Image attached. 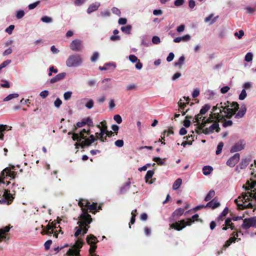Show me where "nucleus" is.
Here are the masks:
<instances>
[{"instance_id": "f257e3e1", "label": "nucleus", "mask_w": 256, "mask_h": 256, "mask_svg": "<svg viewBox=\"0 0 256 256\" xmlns=\"http://www.w3.org/2000/svg\"><path fill=\"white\" fill-rule=\"evenodd\" d=\"M256 186V181L250 183L247 181L245 185L243 186L246 191L247 192H242L238 198L234 200L238 208L244 210L245 208H252L253 204L251 202L246 204L248 202L252 201L254 199L256 201V189L254 188Z\"/></svg>"}, {"instance_id": "f03ea898", "label": "nucleus", "mask_w": 256, "mask_h": 256, "mask_svg": "<svg viewBox=\"0 0 256 256\" xmlns=\"http://www.w3.org/2000/svg\"><path fill=\"white\" fill-rule=\"evenodd\" d=\"M86 212L79 216V220L78 222V226H76L75 229L76 232L74 233V236L78 237L82 232V234L87 233L88 229L90 228L89 224L92 222V218L90 215H86Z\"/></svg>"}, {"instance_id": "7ed1b4c3", "label": "nucleus", "mask_w": 256, "mask_h": 256, "mask_svg": "<svg viewBox=\"0 0 256 256\" xmlns=\"http://www.w3.org/2000/svg\"><path fill=\"white\" fill-rule=\"evenodd\" d=\"M78 205L82 210L81 214H82L86 212V215H90L88 214V210H90L92 214H95L96 210L97 208V203L92 202V204H90V202L88 200L82 199H80L79 200Z\"/></svg>"}, {"instance_id": "20e7f679", "label": "nucleus", "mask_w": 256, "mask_h": 256, "mask_svg": "<svg viewBox=\"0 0 256 256\" xmlns=\"http://www.w3.org/2000/svg\"><path fill=\"white\" fill-rule=\"evenodd\" d=\"M84 242L80 239H78L75 244L66 252L68 256H80V250L83 246Z\"/></svg>"}, {"instance_id": "39448f33", "label": "nucleus", "mask_w": 256, "mask_h": 256, "mask_svg": "<svg viewBox=\"0 0 256 256\" xmlns=\"http://www.w3.org/2000/svg\"><path fill=\"white\" fill-rule=\"evenodd\" d=\"M86 242L90 245L89 250L90 256H98L94 254L97 248L96 244L98 242L97 238L93 234H90L86 238Z\"/></svg>"}, {"instance_id": "423d86ee", "label": "nucleus", "mask_w": 256, "mask_h": 256, "mask_svg": "<svg viewBox=\"0 0 256 256\" xmlns=\"http://www.w3.org/2000/svg\"><path fill=\"white\" fill-rule=\"evenodd\" d=\"M82 63V59L79 54L70 56L66 61V65L68 67H76Z\"/></svg>"}, {"instance_id": "0eeeda50", "label": "nucleus", "mask_w": 256, "mask_h": 256, "mask_svg": "<svg viewBox=\"0 0 256 256\" xmlns=\"http://www.w3.org/2000/svg\"><path fill=\"white\" fill-rule=\"evenodd\" d=\"M15 170V166H12L10 167L5 168L0 173V178L2 180L6 176H8L11 178H14L16 176Z\"/></svg>"}, {"instance_id": "6e6552de", "label": "nucleus", "mask_w": 256, "mask_h": 256, "mask_svg": "<svg viewBox=\"0 0 256 256\" xmlns=\"http://www.w3.org/2000/svg\"><path fill=\"white\" fill-rule=\"evenodd\" d=\"M253 227L256 228V216L244 218L243 220V223L242 228L244 230H248L250 228Z\"/></svg>"}, {"instance_id": "1a4fd4ad", "label": "nucleus", "mask_w": 256, "mask_h": 256, "mask_svg": "<svg viewBox=\"0 0 256 256\" xmlns=\"http://www.w3.org/2000/svg\"><path fill=\"white\" fill-rule=\"evenodd\" d=\"M246 145L244 140H240L236 142L230 148V152L234 153L244 150Z\"/></svg>"}, {"instance_id": "9d476101", "label": "nucleus", "mask_w": 256, "mask_h": 256, "mask_svg": "<svg viewBox=\"0 0 256 256\" xmlns=\"http://www.w3.org/2000/svg\"><path fill=\"white\" fill-rule=\"evenodd\" d=\"M222 112H224V113L226 114L224 116L221 114L222 113V110H220V112H214V114L216 115L217 120L218 122L223 121V120H225L226 118L230 119L234 116L232 114L230 113V112L227 111L226 110H223Z\"/></svg>"}, {"instance_id": "9b49d317", "label": "nucleus", "mask_w": 256, "mask_h": 256, "mask_svg": "<svg viewBox=\"0 0 256 256\" xmlns=\"http://www.w3.org/2000/svg\"><path fill=\"white\" fill-rule=\"evenodd\" d=\"M10 226L8 225L0 229V242L6 241L9 240V234L8 232L10 231Z\"/></svg>"}, {"instance_id": "f8f14e48", "label": "nucleus", "mask_w": 256, "mask_h": 256, "mask_svg": "<svg viewBox=\"0 0 256 256\" xmlns=\"http://www.w3.org/2000/svg\"><path fill=\"white\" fill-rule=\"evenodd\" d=\"M218 120L214 122L208 128H206L204 130H203L202 133L208 134L214 132V130L216 132H218L220 130L218 124Z\"/></svg>"}, {"instance_id": "ddd939ff", "label": "nucleus", "mask_w": 256, "mask_h": 256, "mask_svg": "<svg viewBox=\"0 0 256 256\" xmlns=\"http://www.w3.org/2000/svg\"><path fill=\"white\" fill-rule=\"evenodd\" d=\"M70 46L72 50L76 52H81L83 48L82 41L78 39L72 40Z\"/></svg>"}, {"instance_id": "4468645a", "label": "nucleus", "mask_w": 256, "mask_h": 256, "mask_svg": "<svg viewBox=\"0 0 256 256\" xmlns=\"http://www.w3.org/2000/svg\"><path fill=\"white\" fill-rule=\"evenodd\" d=\"M240 159V154L238 153H236L227 160L226 164L232 168L238 162Z\"/></svg>"}, {"instance_id": "2eb2a0df", "label": "nucleus", "mask_w": 256, "mask_h": 256, "mask_svg": "<svg viewBox=\"0 0 256 256\" xmlns=\"http://www.w3.org/2000/svg\"><path fill=\"white\" fill-rule=\"evenodd\" d=\"M186 226H187V224L185 220H182L178 222H176L170 224V228H173L176 230L180 231L184 228Z\"/></svg>"}, {"instance_id": "dca6fc26", "label": "nucleus", "mask_w": 256, "mask_h": 256, "mask_svg": "<svg viewBox=\"0 0 256 256\" xmlns=\"http://www.w3.org/2000/svg\"><path fill=\"white\" fill-rule=\"evenodd\" d=\"M42 228H43L41 232V234L42 235L46 234L51 236L52 234L54 233V226H52L50 224H47L45 227L44 226H42Z\"/></svg>"}, {"instance_id": "f3484780", "label": "nucleus", "mask_w": 256, "mask_h": 256, "mask_svg": "<svg viewBox=\"0 0 256 256\" xmlns=\"http://www.w3.org/2000/svg\"><path fill=\"white\" fill-rule=\"evenodd\" d=\"M66 76V73L64 72L58 74L56 76L52 78L50 80L51 84H54L62 80L65 78Z\"/></svg>"}, {"instance_id": "a211bd4d", "label": "nucleus", "mask_w": 256, "mask_h": 256, "mask_svg": "<svg viewBox=\"0 0 256 256\" xmlns=\"http://www.w3.org/2000/svg\"><path fill=\"white\" fill-rule=\"evenodd\" d=\"M230 104V102L228 101H227L226 102L224 103V107L223 108V110H226L227 111L230 112V113L232 114L233 115H236V112L238 110L239 107L238 108H230L229 104Z\"/></svg>"}, {"instance_id": "6ab92c4d", "label": "nucleus", "mask_w": 256, "mask_h": 256, "mask_svg": "<svg viewBox=\"0 0 256 256\" xmlns=\"http://www.w3.org/2000/svg\"><path fill=\"white\" fill-rule=\"evenodd\" d=\"M246 112V107L245 104H242L241 106L240 110L238 111V112L235 115V118H242Z\"/></svg>"}, {"instance_id": "aec40b11", "label": "nucleus", "mask_w": 256, "mask_h": 256, "mask_svg": "<svg viewBox=\"0 0 256 256\" xmlns=\"http://www.w3.org/2000/svg\"><path fill=\"white\" fill-rule=\"evenodd\" d=\"M220 206V203L216 200V198H214L210 202L207 203L205 207L210 208L212 209H214Z\"/></svg>"}, {"instance_id": "412c9836", "label": "nucleus", "mask_w": 256, "mask_h": 256, "mask_svg": "<svg viewBox=\"0 0 256 256\" xmlns=\"http://www.w3.org/2000/svg\"><path fill=\"white\" fill-rule=\"evenodd\" d=\"M12 127L7 125L0 124V140H4V132L6 130H10Z\"/></svg>"}, {"instance_id": "4be33fe9", "label": "nucleus", "mask_w": 256, "mask_h": 256, "mask_svg": "<svg viewBox=\"0 0 256 256\" xmlns=\"http://www.w3.org/2000/svg\"><path fill=\"white\" fill-rule=\"evenodd\" d=\"M100 6V4L99 2H95L91 4L87 10V12L88 14H90L96 10Z\"/></svg>"}, {"instance_id": "5701e85b", "label": "nucleus", "mask_w": 256, "mask_h": 256, "mask_svg": "<svg viewBox=\"0 0 256 256\" xmlns=\"http://www.w3.org/2000/svg\"><path fill=\"white\" fill-rule=\"evenodd\" d=\"M3 196L8 202V204H10L14 199V197L8 190H4Z\"/></svg>"}, {"instance_id": "b1692460", "label": "nucleus", "mask_w": 256, "mask_h": 256, "mask_svg": "<svg viewBox=\"0 0 256 256\" xmlns=\"http://www.w3.org/2000/svg\"><path fill=\"white\" fill-rule=\"evenodd\" d=\"M184 209L182 208H178L172 214V217L174 218H178L179 216L182 215L184 213Z\"/></svg>"}, {"instance_id": "393cba45", "label": "nucleus", "mask_w": 256, "mask_h": 256, "mask_svg": "<svg viewBox=\"0 0 256 256\" xmlns=\"http://www.w3.org/2000/svg\"><path fill=\"white\" fill-rule=\"evenodd\" d=\"M154 174V170H148L145 176V180L146 182L147 183H148L149 184H152L153 183V182L152 181V179L150 181H149L150 179H151Z\"/></svg>"}, {"instance_id": "a878e982", "label": "nucleus", "mask_w": 256, "mask_h": 256, "mask_svg": "<svg viewBox=\"0 0 256 256\" xmlns=\"http://www.w3.org/2000/svg\"><path fill=\"white\" fill-rule=\"evenodd\" d=\"M251 160L250 158H242L239 164L240 169H244L249 164Z\"/></svg>"}, {"instance_id": "bb28decb", "label": "nucleus", "mask_w": 256, "mask_h": 256, "mask_svg": "<svg viewBox=\"0 0 256 256\" xmlns=\"http://www.w3.org/2000/svg\"><path fill=\"white\" fill-rule=\"evenodd\" d=\"M205 118H206L204 117L202 119L204 121V123L206 124L212 122L214 120H216V121H217L216 115L214 114V112L212 113V112L210 115L209 118L206 120H205Z\"/></svg>"}, {"instance_id": "cd10ccee", "label": "nucleus", "mask_w": 256, "mask_h": 256, "mask_svg": "<svg viewBox=\"0 0 256 256\" xmlns=\"http://www.w3.org/2000/svg\"><path fill=\"white\" fill-rule=\"evenodd\" d=\"M198 214H195L193 215L191 218L188 220L186 222L187 226H190L195 221H198Z\"/></svg>"}, {"instance_id": "c85d7f7f", "label": "nucleus", "mask_w": 256, "mask_h": 256, "mask_svg": "<svg viewBox=\"0 0 256 256\" xmlns=\"http://www.w3.org/2000/svg\"><path fill=\"white\" fill-rule=\"evenodd\" d=\"M213 168L210 166H204L202 168V172L204 175L208 176L210 174L212 171Z\"/></svg>"}, {"instance_id": "c756f323", "label": "nucleus", "mask_w": 256, "mask_h": 256, "mask_svg": "<svg viewBox=\"0 0 256 256\" xmlns=\"http://www.w3.org/2000/svg\"><path fill=\"white\" fill-rule=\"evenodd\" d=\"M225 226H226L230 228L232 230H236L234 224L232 222V220L230 218H228L225 220Z\"/></svg>"}, {"instance_id": "7c9ffc66", "label": "nucleus", "mask_w": 256, "mask_h": 256, "mask_svg": "<svg viewBox=\"0 0 256 256\" xmlns=\"http://www.w3.org/2000/svg\"><path fill=\"white\" fill-rule=\"evenodd\" d=\"M198 124L197 128L198 130H196V133L200 134V133L202 132L203 130L205 129V128H204V126L206 124L204 123V121L202 119V123L200 122V124Z\"/></svg>"}, {"instance_id": "2f4dec72", "label": "nucleus", "mask_w": 256, "mask_h": 256, "mask_svg": "<svg viewBox=\"0 0 256 256\" xmlns=\"http://www.w3.org/2000/svg\"><path fill=\"white\" fill-rule=\"evenodd\" d=\"M131 214H132V217H131V219H130V224H129V227H130V228H131L130 224H133L135 222L136 217V214H137V210L136 209L134 210H133Z\"/></svg>"}, {"instance_id": "473e14b6", "label": "nucleus", "mask_w": 256, "mask_h": 256, "mask_svg": "<svg viewBox=\"0 0 256 256\" xmlns=\"http://www.w3.org/2000/svg\"><path fill=\"white\" fill-rule=\"evenodd\" d=\"M182 184V179L180 178H178L174 182L173 186H172V188L174 190H178L180 186Z\"/></svg>"}, {"instance_id": "72a5a7b5", "label": "nucleus", "mask_w": 256, "mask_h": 256, "mask_svg": "<svg viewBox=\"0 0 256 256\" xmlns=\"http://www.w3.org/2000/svg\"><path fill=\"white\" fill-rule=\"evenodd\" d=\"M210 106L209 104H206L202 107L200 111V114L204 115L210 108Z\"/></svg>"}, {"instance_id": "f704fd0d", "label": "nucleus", "mask_w": 256, "mask_h": 256, "mask_svg": "<svg viewBox=\"0 0 256 256\" xmlns=\"http://www.w3.org/2000/svg\"><path fill=\"white\" fill-rule=\"evenodd\" d=\"M185 60V58L184 56H181L178 62H174L175 66H179L180 68H182V65L183 64L184 61Z\"/></svg>"}, {"instance_id": "c9c22d12", "label": "nucleus", "mask_w": 256, "mask_h": 256, "mask_svg": "<svg viewBox=\"0 0 256 256\" xmlns=\"http://www.w3.org/2000/svg\"><path fill=\"white\" fill-rule=\"evenodd\" d=\"M224 104H223L222 102H220V104H218L216 106H214L212 107V112L213 113V112H216V110H218L220 111V110H222V111L223 110V108L224 107Z\"/></svg>"}, {"instance_id": "e433bc0d", "label": "nucleus", "mask_w": 256, "mask_h": 256, "mask_svg": "<svg viewBox=\"0 0 256 256\" xmlns=\"http://www.w3.org/2000/svg\"><path fill=\"white\" fill-rule=\"evenodd\" d=\"M215 195V192L214 190H210L204 198L206 202L210 201Z\"/></svg>"}, {"instance_id": "4c0bfd02", "label": "nucleus", "mask_w": 256, "mask_h": 256, "mask_svg": "<svg viewBox=\"0 0 256 256\" xmlns=\"http://www.w3.org/2000/svg\"><path fill=\"white\" fill-rule=\"evenodd\" d=\"M120 29L123 32L126 34H130L132 30V26L130 25H127L125 26H122Z\"/></svg>"}, {"instance_id": "58836bf2", "label": "nucleus", "mask_w": 256, "mask_h": 256, "mask_svg": "<svg viewBox=\"0 0 256 256\" xmlns=\"http://www.w3.org/2000/svg\"><path fill=\"white\" fill-rule=\"evenodd\" d=\"M18 96V94L14 93L12 94L8 95L4 99V102H8L11 100L12 98H16Z\"/></svg>"}, {"instance_id": "ea45409f", "label": "nucleus", "mask_w": 256, "mask_h": 256, "mask_svg": "<svg viewBox=\"0 0 256 256\" xmlns=\"http://www.w3.org/2000/svg\"><path fill=\"white\" fill-rule=\"evenodd\" d=\"M192 118V116H186V120L184 121V126L188 128L190 125V119Z\"/></svg>"}, {"instance_id": "a19ab883", "label": "nucleus", "mask_w": 256, "mask_h": 256, "mask_svg": "<svg viewBox=\"0 0 256 256\" xmlns=\"http://www.w3.org/2000/svg\"><path fill=\"white\" fill-rule=\"evenodd\" d=\"M165 160L166 158H164L163 160H162L159 157H154L153 158V160L156 162L160 166H162L165 164L164 162V160Z\"/></svg>"}, {"instance_id": "79ce46f5", "label": "nucleus", "mask_w": 256, "mask_h": 256, "mask_svg": "<svg viewBox=\"0 0 256 256\" xmlns=\"http://www.w3.org/2000/svg\"><path fill=\"white\" fill-rule=\"evenodd\" d=\"M224 146V143L222 142H220L218 145L216 150V154L218 155L222 152V148Z\"/></svg>"}, {"instance_id": "37998d69", "label": "nucleus", "mask_w": 256, "mask_h": 256, "mask_svg": "<svg viewBox=\"0 0 256 256\" xmlns=\"http://www.w3.org/2000/svg\"><path fill=\"white\" fill-rule=\"evenodd\" d=\"M253 55L252 52H248L245 56L244 60L247 62H250L252 60Z\"/></svg>"}, {"instance_id": "c03bdc74", "label": "nucleus", "mask_w": 256, "mask_h": 256, "mask_svg": "<svg viewBox=\"0 0 256 256\" xmlns=\"http://www.w3.org/2000/svg\"><path fill=\"white\" fill-rule=\"evenodd\" d=\"M203 118L204 117H202V115L199 113L196 116L195 118L193 120V122H196L197 124H200V120Z\"/></svg>"}, {"instance_id": "a18cd8bd", "label": "nucleus", "mask_w": 256, "mask_h": 256, "mask_svg": "<svg viewBox=\"0 0 256 256\" xmlns=\"http://www.w3.org/2000/svg\"><path fill=\"white\" fill-rule=\"evenodd\" d=\"M246 96H247V94L246 92V91L244 89H243L240 94L239 95V99L240 100H244L246 97Z\"/></svg>"}, {"instance_id": "49530a36", "label": "nucleus", "mask_w": 256, "mask_h": 256, "mask_svg": "<svg viewBox=\"0 0 256 256\" xmlns=\"http://www.w3.org/2000/svg\"><path fill=\"white\" fill-rule=\"evenodd\" d=\"M222 122H224L222 125H223V126L224 128L232 126V122L231 120H226L225 119V120H223V121H222Z\"/></svg>"}, {"instance_id": "de8ad7c7", "label": "nucleus", "mask_w": 256, "mask_h": 256, "mask_svg": "<svg viewBox=\"0 0 256 256\" xmlns=\"http://www.w3.org/2000/svg\"><path fill=\"white\" fill-rule=\"evenodd\" d=\"M108 66H113L114 68H116L115 64H114L113 63H107V64H106L104 66H102V67L100 66V69L101 70H106L108 69V68H107Z\"/></svg>"}, {"instance_id": "09e8293b", "label": "nucleus", "mask_w": 256, "mask_h": 256, "mask_svg": "<svg viewBox=\"0 0 256 256\" xmlns=\"http://www.w3.org/2000/svg\"><path fill=\"white\" fill-rule=\"evenodd\" d=\"M114 144L118 148H122L124 146V142L123 140H118L114 142Z\"/></svg>"}, {"instance_id": "8fccbe9b", "label": "nucleus", "mask_w": 256, "mask_h": 256, "mask_svg": "<svg viewBox=\"0 0 256 256\" xmlns=\"http://www.w3.org/2000/svg\"><path fill=\"white\" fill-rule=\"evenodd\" d=\"M72 92H66L64 94V99L66 100H70L72 96Z\"/></svg>"}, {"instance_id": "3c124183", "label": "nucleus", "mask_w": 256, "mask_h": 256, "mask_svg": "<svg viewBox=\"0 0 256 256\" xmlns=\"http://www.w3.org/2000/svg\"><path fill=\"white\" fill-rule=\"evenodd\" d=\"M24 15V12L22 10H20L17 12L16 17L18 19L22 18Z\"/></svg>"}, {"instance_id": "603ef678", "label": "nucleus", "mask_w": 256, "mask_h": 256, "mask_svg": "<svg viewBox=\"0 0 256 256\" xmlns=\"http://www.w3.org/2000/svg\"><path fill=\"white\" fill-rule=\"evenodd\" d=\"M85 122H86V124H88L89 126H93V122L92 120L90 118H84Z\"/></svg>"}, {"instance_id": "864d4df0", "label": "nucleus", "mask_w": 256, "mask_h": 256, "mask_svg": "<svg viewBox=\"0 0 256 256\" xmlns=\"http://www.w3.org/2000/svg\"><path fill=\"white\" fill-rule=\"evenodd\" d=\"M114 120L118 124L122 122V118L120 115L116 114L114 116Z\"/></svg>"}, {"instance_id": "5fc2aeb1", "label": "nucleus", "mask_w": 256, "mask_h": 256, "mask_svg": "<svg viewBox=\"0 0 256 256\" xmlns=\"http://www.w3.org/2000/svg\"><path fill=\"white\" fill-rule=\"evenodd\" d=\"M42 21L44 22L48 23L52 22V18L50 17H48V16H44L42 18H41Z\"/></svg>"}, {"instance_id": "6e6d98bb", "label": "nucleus", "mask_w": 256, "mask_h": 256, "mask_svg": "<svg viewBox=\"0 0 256 256\" xmlns=\"http://www.w3.org/2000/svg\"><path fill=\"white\" fill-rule=\"evenodd\" d=\"M52 244V240H48L44 243V246L46 250H48L50 248V246Z\"/></svg>"}, {"instance_id": "4d7b16f0", "label": "nucleus", "mask_w": 256, "mask_h": 256, "mask_svg": "<svg viewBox=\"0 0 256 256\" xmlns=\"http://www.w3.org/2000/svg\"><path fill=\"white\" fill-rule=\"evenodd\" d=\"M244 35V32L242 30H239L238 32H236L234 36L238 38V39H240Z\"/></svg>"}, {"instance_id": "13d9d810", "label": "nucleus", "mask_w": 256, "mask_h": 256, "mask_svg": "<svg viewBox=\"0 0 256 256\" xmlns=\"http://www.w3.org/2000/svg\"><path fill=\"white\" fill-rule=\"evenodd\" d=\"M72 139L74 141L76 140L77 142H80L78 134L72 133Z\"/></svg>"}, {"instance_id": "bf43d9fd", "label": "nucleus", "mask_w": 256, "mask_h": 256, "mask_svg": "<svg viewBox=\"0 0 256 256\" xmlns=\"http://www.w3.org/2000/svg\"><path fill=\"white\" fill-rule=\"evenodd\" d=\"M62 104V102L60 98H57L54 102V106L57 108H59Z\"/></svg>"}, {"instance_id": "052dcab7", "label": "nucleus", "mask_w": 256, "mask_h": 256, "mask_svg": "<svg viewBox=\"0 0 256 256\" xmlns=\"http://www.w3.org/2000/svg\"><path fill=\"white\" fill-rule=\"evenodd\" d=\"M186 104H188L186 102H182V100H180V101L178 102V105L180 108L183 110L184 109Z\"/></svg>"}, {"instance_id": "680f3d73", "label": "nucleus", "mask_w": 256, "mask_h": 256, "mask_svg": "<svg viewBox=\"0 0 256 256\" xmlns=\"http://www.w3.org/2000/svg\"><path fill=\"white\" fill-rule=\"evenodd\" d=\"M112 13H114V14H116L118 16H120L121 12L120 10L118 8L114 7L112 8Z\"/></svg>"}, {"instance_id": "e2e57ef3", "label": "nucleus", "mask_w": 256, "mask_h": 256, "mask_svg": "<svg viewBox=\"0 0 256 256\" xmlns=\"http://www.w3.org/2000/svg\"><path fill=\"white\" fill-rule=\"evenodd\" d=\"M152 42L154 44H158L160 42V38L158 36H154L152 38Z\"/></svg>"}, {"instance_id": "0e129e2a", "label": "nucleus", "mask_w": 256, "mask_h": 256, "mask_svg": "<svg viewBox=\"0 0 256 256\" xmlns=\"http://www.w3.org/2000/svg\"><path fill=\"white\" fill-rule=\"evenodd\" d=\"M100 124H102V128H100V130H104L106 132L107 130L108 126H106V122L105 120L101 122Z\"/></svg>"}, {"instance_id": "69168bd1", "label": "nucleus", "mask_w": 256, "mask_h": 256, "mask_svg": "<svg viewBox=\"0 0 256 256\" xmlns=\"http://www.w3.org/2000/svg\"><path fill=\"white\" fill-rule=\"evenodd\" d=\"M49 94V92H48V90H44V91H42L40 94V96L42 98H46L48 96V95Z\"/></svg>"}, {"instance_id": "338daca9", "label": "nucleus", "mask_w": 256, "mask_h": 256, "mask_svg": "<svg viewBox=\"0 0 256 256\" xmlns=\"http://www.w3.org/2000/svg\"><path fill=\"white\" fill-rule=\"evenodd\" d=\"M94 106V102L92 100H90L86 104V106L88 108H92Z\"/></svg>"}, {"instance_id": "774afa93", "label": "nucleus", "mask_w": 256, "mask_h": 256, "mask_svg": "<svg viewBox=\"0 0 256 256\" xmlns=\"http://www.w3.org/2000/svg\"><path fill=\"white\" fill-rule=\"evenodd\" d=\"M129 60L132 62H135L138 60V58L134 54H131L129 56Z\"/></svg>"}]
</instances>
